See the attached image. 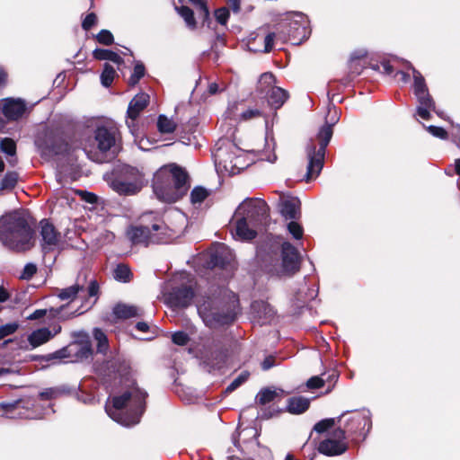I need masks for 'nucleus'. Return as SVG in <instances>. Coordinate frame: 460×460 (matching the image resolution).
<instances>
[{"mask_svg":"<svg viewBox=\"0 0 460 460\" xmlns=\"http://www.w3.org/2000/svg\"><path fill=\"white\" fill-rule=\"evenodd\" d=\"M114 279L120 282H128L130 280V269L125 264H119L114 270Z\"/></svg>","mask_w":460,"mask_h":460,"instance_id":"nucleus-36","label":"nucleus"},{"mask_svg":"<svg viewBox=\"0 0 460 460\" xmlns=\"http://www.w3.org/2000/svg\"><path fill=\"white\" fill-rule=\"evenodd\" d=\"M188 175L177 166H164L155 174L153 189L162 201L172 203L181 199L188 190Z\"/></svg>","mask_w":460,"mask_h":460,"instance_id":"nucleus-4","label":"nucleus"},{"mask_svg":"<svg viewBox=\"0 0 460 460\" xmlns=\"http://www.w3.org/2000/svg\"><path fill=\"white\" fill-rule=\"evenodd\" d=\"M238 105L236 103L230 106L226 111L227 117L235 121H247L264 115V112L257 108H249L240 114L236 113Z\"/></svg>","mask_w":460,"mask_h":460,"instance_id":"nucleus-22","label":"nucleus"},{"mask_svg":"<svg viewBox=\"0 0 460 460\" xmlns=\"http://www.w3.org/2000/svg\"><path fill=\"white\" fill-rule=\"evenodd\" d=\"M190 3H192L196 9V14L198 18L202 22H205L207 19L208 18L209 13L208 9L206 5V3L204 0H189Z\"/></svg>","mask_w":460,"mask_h":460,"instance_id":"nucleus-38","label":"nucleus"},{"mask_svg":"<svg viewBox=\"0 0 460 460\" xmlns=\"http://www.w3.org/2000/svg\"><path fill=\"white\" fill-rule=\"evenodd\" d=\"M270 208L266 201L259 198H247L236 208L233 235L241 241H250L257 234L256 228L267 223Z\"/></svg>","mask_w":460,"mask_h":460,"instance_id":"nucleus-1","label":"nucleus"},{"mask_svg":"<svg viewBox=\"0 0 460 460\" xmlns=\"http://www.w3.org/2000/svg\"><path fill=\"white\" fill-rule=\"evenodd\" d=\"M341 419H344V429L342 430L345 431V434L362 437L363 439L372 427L370 412L367 410L345 412L341 416Z\"/></svg>","mask_w":460,"mask_h":460,"instance_id":"nucleus-9","label":"nucleus"},{"mask_svg":"<svg viewBox=\"0 0 460 460\" xmlns=\"http://www.w3.org/2000/svg\"><path fill=\"white\" fill-rule=\"evenodd\" d=\"M275 34L269 33L264 39V52H270L272 49Z\"/></svg>","mask_w":460,"mask_h":460,"instance_id":"nucleus-56","label":"nucleus"},{"mask_svg":"<svg viewBox=\"0 0 460 460\" xmlns=\"http://www.w3.org/2000/svg\"><path fill=\"white\" fill-rule=\"evenodd\" d=\"M36 272H37L36 264L30 262L24 266V268L20 275V278L22 279L29 280L34 276V274Z\"/></svg>","mask_w":460,"mask_h":460,"instance_id":"nucleus-45","label":"nucleus"},{"mask_svg":"<svg viewBox=\"0 0 460 460\" xmlns=\"http://www.w3.org/2000/svg\"><path fill=\"white\" fill-rule=\"evenodd\" d=\"M278 395H279V392L277 390L265 388V389L261 390L258 393V394L256 396V400L260 404L264 405L266 403H269V402L274 401Z\"/></svg>","mask_w":460,"mask_h":460,"instance_id":"nucleus-33","label":"nucleus"},{"mask_svg":"<svg viewBox=\"0 0 460 460\" xmlns=\"http://www.w3.org/2000/svg\"><path fill=\"white\" fill-rule=\"evenodd\" d=\"M116 75V71L112 66L108 63L104 64L103 71L101 75L102 84L105 87H109Z\"/></svg>","mask_w":460,"mask_h":460,"instance_id":"nucleus-34","label":"nucleus"},{"mask_svg":"<svg viewBox=\"0 0 460 460\" xmlns=\"http://www.w3.org/2000/svg\"><path fill=\"white\" fill-rule=\"evenodd\" d=\"M345 431L342 429H335L328 438L319 444L320 453L326 456H338L347 450L345 443Z\"/></svg>","mask_w":460,"mask_h":460,"instance_id":"nucleus-13","label":"nucleus"},{"mask_svg":"<svg viewBox=\"0 0 460 460\" xmlns=\"http://www.w3.org/2000/svg\"><path fill=\"white\" fill-rule=\"evenodd\" d=\"M47 311L45 309H39L34 311L31 315L28 316L29 320H37L45 316Z\"/></svg>","mask_w":460,"mask_h":460,"instance_id":"nucleus-57","label":"nucleus"},{"mask_svg":"<svg viewBox=\"0 0 460 460\" xmlns=\"http://www.w3.org/2000/svg\"><path fill=\"white\" fill-rule=\"evenodd\" d=\"M147 394L137 386L131 387L119 396H114L111 402H107V414L116 422L130 427L140 421L145 411V401Z\"/></svg>","mask_w":460,"mask_h":460,"instance_id":"nucleus-3","label":"nucleus"},{"mask_svg":"<svg viewBox=\"0 0 460 460\" xmlns=\"http://www.w3.org/2000/svg\"><path fill=\"white\" fill-rule=\"evenodd\" d=\"M149 102V95L144 93L137 94L129 102L128 108V116L130 121L127 120L128 127L133 133L135 127V119L138 117L139 113L146 107Z\"/></svg>","mask_w":460,"mask_h":460,"instance_id":"nucleus-19","label":"nucleus"},{"mask_svg":"<svg viewBox=\"0 0 460 460\" xmlns=\"http://www.w3.org/2000/svg\"><path fill=\"white\" fill-rule=\"evenodd\" d=\"M97 40L103 45H111L113 43V35L108 30H102L96 36Z\"/></svg>","mask_w":460,"mask_h":460,"instance_id":"nucleus-46","label":"nucleus"},{"mask_svg":"<svg viewBox=\"0 0 460 460\" xmlns=\"http://www.w3.org/2000/svg\"><path fill=\"white\" fill-rule=\"evenodd\" d=\"M323 385H324L323 379H322L319 376H313L306 383L307 387L310 389L320 388V387L323 386Z\"/></svg>","mask_w":460,"mask_h":460,"instance_id":"nucleus-55","label":"nucleus"},{"mask_svg":"<svg viewBox=\"0 0 460 460\" xmlns=\"http://www.w3.org/2000/svg\"><path fill=\"white\" fill-rule=\"evenodd\" d=\"M172 340L173 343L180 346H184L189 342L190 338L188 334L184 332H176L172 335Z\"/></svg>","mask_w":460,"mask_h":460,"instance_id":"nucleus-48","label":"nucleus"},{"mask_svg":"<svg viewBox=\"0 0 460 460\" xmlns=\"http://www.w3.org/2000/svg\"><path fill=\"white\" fill-rule=\"evenodd\" d=\"M267 95L268 103L273 110L282 107L289 97L288 93L279 86L272 87Z\"/></svg>","mask_w":460,"mask_h":460,"instance_id":"nucleus-25","label":"nucleus"},{"mask_svg":"<svg viewBox=\"0 0 460 460\" xmlns=\"http://www.w3.org/2000/svg\"><path fill=\"white\" fill-rule=\"evenodd\" d=\"M18 329V324L15 323H6L0 326V341L4 338L14 333Z\"/></svg>","mask_w":460,"mask_h":460,"instance_id":"nucleus-47","label":"nucleus"},{"mask_svg":"<svg viewBox=\"0 0 460 460\" xmlns=\"http://www.w3.org/2000/svg\"><path fill=\"white\" fill-rule=\"evenodd\" d=\"M229 147L234 153V164H233L234 170L233 172H231V175H234L239 173L244 168H246L249 165V163L246 160V155L241 149H239L234 144H229Z\"/></svg>","mask_w":460,"mask_h":460,"instance_id":"nucleus-27","label":"nucleus"},{"mask_svg":"<svg viewBox=\"0 0 460 460\" xmlns=\"http://www.w3.org/2000/svg\"><path fill=\"white\" fill-rule=\"evenodd\" d=\"M282 261L278 266H274L270 270L279 277L291 276L299 270V253L297 250L289 243H282Z\"/></svg>","mask_w":460,"mask_h":460,"instance_id":"nucleus-11","label":"nucleus"},{"mask_svg":"<svg viewBox=\"0 0 460 460\" xmlns=\"http://www.w3.org/2000/svg\"><path fill=\"white\" fill-rule=\"evenodd\" d=\"M251 308L254 318L257 319L261 324L270 322L275 315L274 309L265 301H254Z\"/></svg>","mask_w":460,"mask_h":460,"instance_id":"nucleus-21","label":"nucleus"},{"mask_svg":"<svg viewBox=\"0 0 460 460\" xmlns=\"http://www.w3.org/2000/svg\"><path fill=\"white\" fill-rule=\"evenodd\" d=\"M338 118L335 116L332 118V124L323 125L318 134L317 141L311 139L306 146V155L308 158L307 172L305 175V181L316 178L323 166L325 149L332 137V125L336 123Z\"/></svg>","mask_w":460,"mask_h":460,"instance_id":"nucleus-5","label":"nucleus"},{"mask_svg":"<svg viewBox=\"0 0 460 460\" xmlns=\"http://www.w3.org/2000/svg\"><path fill=\"white\" fill-rule=\"evenodd\" d=\"M334 423H335L334 419L323 420L319 421L317 424H315L314 430L319 433L324 432L327 429H329L330 428H332L334 425Z\"/></svg>","mask_w":460,"mask_h":460,"instance_id":"nucleus-49","label":"nucleus"},{"mask_svg":"<svg viewBox=\"0 0 460 460\" xmlns=\"http://www.w3.org/2000/svg\"><path fill=\"white\" fill-rule=\"evenodd\" d=\"M1 109L9 120L20 119L26 111V104L21 99L6 98L1 101Z\"/></svg>","mask_w":460,"mask_h":460,"instance_id":"nucleus-16","label":"nucleus"},{"mask_svg":"<svg viewBox=\"0 0 460 460\" xmlns=\"http://www.w3.org/2000/svg\"><path fill=\"white\" fill-rule=\"evenodd\" d=\"M145 75V66L143 64L141 63H137L135 67H134V71H133V74L131 75L130 78H129V84L130 85H135L138 83V81L140 80V78H142Z\"/></svg>","mask_w":460,"mask_h":460,"instance_id":"nucleus-44","label":"nucleus"},{"mask_svg":"<svg viewBox=\"0 0 460 460\" xmlns=\"http://www.w3.org/2000/svg\"><path fill=\"white\" fill-rule=\"evenodd\" d=\"M118 139V128L111 122H101L96 125L94 141L98 150L102 154L109 152L115 155L119 150Z\"/></svg>","mask_w":460,"mask_h":460,"instance_id":"nucleus-8","label":"nucleus"},{"mask_svg":"<svg viewBox=\"0 0 460 460\" xmlns=\"http://www.w3.org/2000/svg\"><path fill=\"white\" fill-rule=\"evenodd\" d=\"M287 229L295 239L299 240L303 237V227L297 222L291 220L287 225Z\"/></svg>","mask_w":460,"mask_h":460,"instance_id":"nucleus-43","label":"nucleus"},{"mask_svg":"<svg viewBox=\"0 0 460 460\" xmlns=\"http://www.w3.org/2000/svg\"><path fill=\"white\" fill-rule=\"evenodd\" d=\"M33 230L24 212L14 210L0 217V242L9 250L23 252L33 245Z\"/></svg>","mask_w":460,"mask_h":460,"instance_id":"nucleus-2","label":"nucleus"},{"mask_svg":"<svg viewBox=\"0 0 460 460\" xmlns=\"http://www.w3.org/2000/svg\"><path fill=\"white\" fill-rule=\"evenodd\" d=\"M229 142L217 148L214 152L216 168L218 172L231 175L234 153L229 147Z\"/></svg>","mask_w":460,"mask_h":460,"instance_id":"nucleus-15","label":"nucleus"},{"mask_svg":"<svg viewBox=\"0 0 460 460\" xmlns=\"http://www.w3.org/2000/svg\"><path fill=\"white\" fill-rule=\"evenodd\" d=\"M157 127L162 133H172L175 129L174 122L164 115L159 116Z\"/></svg>","mask_w":460,"mask_h":460,"instance_id":"nucleus-40","label":"nucleus"},{"mask_svg":"<svg viewBox=\"0 0 460 460\" xmlns=\"http://www.w3.org/2000/svg\"><path fill=\"white\" fill-rule=\"evenodd\" d=\"M0 150L10 156L9 163L13 165L16 163V144L9 137H4L0 139Z\"/></svg>","mask_w":460,"mask_h":460,"instance_id":"nucleus-30","label":"nucleus"},{"mask_svg":"<svg viewBox=\"0 0 460 460\" xmlns=\"http://www.w3.org/2000/svg\"><path fill=\"white\" fill-rule=\"evenodd\" d=\"M179 14L184 19L188 27L194 29L196 27V21L194 19V13L191 9L187 6H181L177 8Z\"/></svg>","mask_w":460,"mask_h":460,"instance_id":"nucleus-41","label":"nucleus"},{"mask_svg":"<svg viewBox=\"0 0 460 460\" xmlns=\"http://www.w3.org/2000/svg\"><path fill=\"white\" fill-rule=\"evenodd\" d=\"M93 54L94 58L98 60H110L117 65L123 63L122 58L118 53L111 50L96 49Z\"/></svg>","mask_w":460,"mask_h":460,"instance_id":"nucleus-31","label":"nucleus"},{"mask_svg":"<svg viewBox=\"0 0 460 460\" xmlns=\"http://www.w3.org/2000/svg\"><path fill=\"white\" fill-rule=\"evenodd\" d=\"M179 231L170 228L160 220H156L151 226H137L130 227L128 237L135 244L148 245L150 243H168L173 239Z\"/></svg>","mask_w":460,"mask_h":460,"instance_id":"nucleus-6","label":"nucleus"},{"mask_svg":"<svg viewBox=\"0 0 460 460\" xmlns=\"http://www.w3.org/2000/svg\"><path fill=\"white\" fill-rule=\"evenodd\" d=\"M40 227L41 236L40 245L45 253L54 252L62 247V236L52 224L47 220H42L40 223Z\"/></svg>","mask_w":460,"mask_h":460,"instance_id":"nucleus-12","label":"nucleus"},{"mask_svg":"<svg viewBox=\"0 0 460 460\" xmlns=\"http://www.w3.org/2000/svg\"><path fill=\"white\" fill-rule=\"evenodd\" d=\"M19 176L16 172H8L0 183V190H13L17 181Z\"/></svg>","mask_w":460,"mask_h":460,"instance_id":"nucleus-32","label":"nucleus"},{"mask_svg":"<svg viewBox=\"0 0 460 460\" xmlns=\"http://www.w3.org/2000/svg\"><path fill=\"white\" fill-rule=\"evenodd\" d=\"M428 130L434 137H439L442 139L447 138V131L443 128H440V127L429 126L428 128Z\"/></svg>","mask_w":460,"mask_h":460,"instance_id":"nucleus-54","label":"nucleus"},{"mask_svg":"<svg viewBox=\"0 0 460 460\" xmlns=\"http://www.w3.org/2000/svg\"><path fill=\"white\" fill-rule=\"evenodd\" d=\"M310 404V401L305 397H293L288 400V411L291 413L300 414L305 411Z\"/></svg>","mask_w":460,"mask_h":460,"instance_id":"nucleus-29","label":"nucleus"},{"mask_svg":"<svg viewBox=\"0 0 460 460\" xmlns=\"http://www.w3.org/2000/svg\"><path fill=\"white\" fill-rule=\"evenodd\" d=\"M88 277L89 273L87 271L80 272L75 283L68 288L60 289L58 294V296L61 300H74L76 297L79 291L84 289L88 280Z\"/></svg>","mask_w":460,"mask_h":460,"instance_id":"nucleus-20","label":"nucleus"},{"mask_svg":"<svg viewBox=\"0 0 460 460\" xmlns=\"http://www.w3.org/2000/svg\"><path fill=\"white\" fill-rule=\"evenodd\" d=\"M144 185L142 173L134 167L123 165L117 171V175L110 182L113 190L120 195L137 193Z\"/></svg>","mask_w":460,"mask_h":460,"instance_id":"nucleus-7","label":"nucleus"},{"mask_svg":"<svg viewBox=\"0 0 460 460\" xmlns=\"http://www.w3.org/2000/svg\"><path fill=\"white\" fill-rule=\"evenodd\" d=\"M203 363L211 369H220L227 358V350L220 343H212L205 347Z\"/></svg>","mask_w":460,"mask_h":460,"instance_id":"nucleus-14","label":"nucleus"},{"mask_svg":"<svg viewBox=\"0 0 460 460\" xmlns=\"http://www.w3.org/2000/svg\"><path fill=\"white\" fill-rule=\"evenodd\" d=\"M408 66L412 70L414 94L419 102L417 114L423 119H429L430 117L429 111L435 110L434 102L429 93L424 77L410 63H408Z\"/></svg>","mask_w":460,"mask_h":460,"instance_id":"nucleus-10","label":"nucleus"},{"mask_svg":"<svg viewBox=\"0 0 460 460\" xmlns=\"http://www.w3.org/2000/svg\"><path fill=\"white\" fill-rule=\"evenodd\" d=\"M6 76V73L4 70L0 69V87L4 84Z\"/></svg>","mask_w":460,"mask_h":460,"instance_id":"nucleus-63","label":"nucleus"},{"mask_svg":"<svg viewBox=\"0 0 460 460\" xmlns=\"http://www.w3.org/2000/svg\"><path fill=\"white\" fill-rule=\"evenodd\" d=\"M216 20L222 25H225L229 17V11L227 8H219L215 12Z\"/></svg>","mask_w":460,"mask_h":460,"instance_id":"nucleus-50","label":"nucleus"},{"mask_svg":"<svg viewBox=\"0 0 460 460\" xmlns=\"http://www.w3.org/2000/svg\"><path fill=\"white\" fill-rule=\"evenodd\" d=\"M274 365V359L271 357L266 358L261 363V367L263 370H268Z\"/></svg>","mask_w":460,"mask_h":460,"instance_id":"nucleus-58","label":"nucleus"},{"mask_svg":"<svg viewBox=\"0 0 460 460\" xmlns=\"http://www.w3.org/2000/svg\"><path fill=\"white\" fill-rule=\"evenodd\" d=\"M296 20L290 22V26L294 31L291 32L290 37L292 40H296V36H299L300 34L305 33V26L303 23L305 17L302 14H296L295 15Z\"/></svg>","mask_w":460,"mask_h":460,"instance_id":"nucleus-35","label":"nucleus"},{"mask_svg":"<svg viewBox=\"0 0 460 460\" xmlns=\"http://www.w3.org/2000/svg\"><path fill=\"white\" fill-rule=\"evenodd\" d=\"M208 196V191L203 187H195L190 192V201L193 205L201 204Z\"/></svg>","mask_w":460,"mask_h":460,"instance_id":"nucleus-39","label":"nucleus"},{"mask_svg":"<svg viewBox=\"0 0 460 460\" xmlns=\"http://www.w3.org/2000/svg\"><path fill=\"white\" fill-rule=\"evenodd\" d=\"M455 169H456V172L460 175V158L456 160Z\"/></svg>","mask_w":460,"mask_h":460,"instance_id":"nucleus-64","label":"nucleus"},{"mask_svg":"<svg viewBox=\"0 0 460 460\" xmlns=\"http://www.w3.org/2000/svg\"><path fill=\"white\" fill-rule=\"evenodd\" d=\"M9 296L6 290L3 288H0V302H4L8 299Z\"/></svg>","mask_w":460,"mask_h":460,"instance_id":"nucleus-62","label":"nucleus"},{"mask_svg":"<svg viewBox=\"0 0 460 460\" xmlns=\"http://www.w3.org/2000/svg\"><path fill=\"white\" fill-rule=\"evenodd\" d=\"M280 213L286 219H296L300 216L299 200L294 198L284 199L280 203Z\"/></svg>","mask_w":460,"mask_h":460,"instance_id":"nucleus-24","label":"nucleus"},{"mask_svg":"<svg viewBox=\"0 0 460 460\" xmlns=\"http://www.w3.org/2000/svg\"><path fill=\"white\" fill-rule=\"evenodd\" d=\"M79 400L82 401L84 403H92L94 398L91 394H84L82 395V397H79Z\"/></svg>","mask_w":460,"mask_h":460,"instance_id":"nucleus-61","label":"nucleus"},{"mask_svg":"<svg viewBox=\"0 0 460 460\" xmlns=\"http://www.w3.org/2000/svg\"><path fill=\"white\" fill-rule=\"evenodd\" d=\"M61 332V326L55 324L51 328H40L33 331L28 336V341L32 348H37L54 338L57 334Z\"/></svg>","mask_w":460,"mask_h":460,"instance_id":"nucleus-18","label":"nucleus"},{"mask_svg":"<svg viewBox=\"0 0 460 460\" xmlns=\"http://www.w3.org/2000/svg\"><path fill=\"white\" fill-rule=\"evenodd\" d=\"M60 390L58 388H49L40 394L41 399L49 400L56 398L60 394Z\"/></svg>","mask_w":460,"mask_h":460,"instance_id":"nucleus-53","label":"nucleus"},{"mask_svg":"<svg viewBox=\"0 0 460 460\" xmlns=\"http://www.w3.org/2000/svg\"><path fill=\"white\" fill-rule=\"evenodd\" d=\"M194 296L193 289L190 286H182L173 288L168 295L169 303L175 307L188 306Z\"/></svg>","mask_w":460,"mask_h":460,"instance_id":"nucleus-17","label":"nucleus"},{"mask_svg":"<svg viewBox=\"0 0 460 460\" xmlns=\"http://www.w3.org/2000/svg\"><path fill=\"white\" fill-rule=\"evenodd\" d=\"M113 313L118 318L128 319L142 315L143 311L136 305L119 304L113 308Z\"/></svg>","mask_w":460,"mask_h":460,"instance_id":"nucleus-26","label":"nucleus"},{"mask_svg":"<svg viewBox=\"0 0 460 460\" xmlns=\"http://www.w3.org/2000/svg\"><path fill=\"white\" fill-rule=\"evenodd\" d=\"M99 283L94 279H90L88 281L87 293L90 297L97 298L99 294Z\"/></svg>","mask_w":460,"mask_h":460,"instance_id":"nucleus-51","label":"nucleus"},{"mask_svg":"<svg viewBox=\"0 0 460 460\" xmlns=\"http://www.w3.org/2000/svg\"><path fill=\"white\" fill-rule=\"evenodd\" d=\"M227 3L229 4V6L231 7V9L234 13L239 12V10H240V1L239 0H227Z\"/></svg>","mask_w":460,"mask_h":460,"instance_id":"nucleus-59","label":"nucleus"},{"mask_svg":"<svg viewBox=\"0 0 460 460\" xmlns=\"http://www.w3.org/2000/svg\"><path fill=\"white\" fill-rule=\"evenodd\" d=\"M93 337L97 341V350L105 353L108 349V339L105 333L98 328L93 330Z\"/></svg>","mask_w":460,"mask_h":460,"instance_id":"nucleus-37","label":"nucleus"},{"mask_svg":"<svg viewBox=\"0 0 460 460\" xmlns=\"http://www.w3.org/2000/svg\"><path fill=\"white\" fill-rule=\"evenodd\" d=\"M136 328H137V331H139V332H147V331H148L149 326H148V324H147L146 323H145V322H139V323H137Z\"/></svg>","mask_w":460,"mask_h":460,"instance_id":"nucleus-60","label":"nucleus"},{"mask_svg":"<svg viewBox=\"0 0 460 460\" xmlns=\"http://www.w3.org/2000/svg\"><path fill=\"white\" fill-rule=\"evenodd\" d=\"M249 377V373L242 372L236 378H234L226 388L225 393L230 394L243 385Z\"/></svg>","mask_w":460,"mask_h":460,"instance_id":"nucleus-42","label":"nucleus"},{"mask_svg":"<svg viewBox=\"0 0 460 460\" xmlns=\"http://www.w3.org/2000/svg\"><path fill=\"white\" fill-rule=\"evenodd\" d=\"M96 21L97 17L93 13L87 14L82 22L83 29L85 31L90 30L96 23Z\"/></svg>","mask_w":460,"mask_h":460,"instance_id":"nucleus-52","label":"nucleus"},{"mask_svg":"<svg viewBox=\"0 0 460 460\" xmlns=\"http://www.w3.org/2000/svg\"><path fill=\"white\" fill-rule=\"evenodd\" d=\"M234 259V256L232 250L223 243L218 244L211 255V260L214 265L220 266L222 268L230 265Z\"/></svg>","mask_w":460,"mask_h":460,"instance_id":"nucleus-23","label":"nucleus"},{"mask_svg":"<svg viewBox=\"0 0 460 460\" xmlns=\"http://www.w3.org/2000/svg\"><path fill=\"white\" fill-rule=\"evenodd\" d=\"M275 83L276 78L272 73H263L258 80L257 92L260 93L268 94L272 87H276Z\"/></svg>","mask_w":460,"mask_h":460,"instance_id":"nucleus-28","label":"nucleus"}]
</instances>
